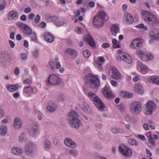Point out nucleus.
<instances>
[{"instance_id":"obj_37","label":"nucleus","mask_w":159,"mask_h":159,"mask_svg":"<svg viewBox=\"0 0 159 159\" xmlns=\"http://www.w3.org/2000/svg\"><path fill=\"white\" fill-rule=\"evenodd\" d=\"M88 95L89 97L93 102L98 98L97 96L95 93L91 92H89Z\"/></svg>"},{"instance_id":"obj_9","label":"nucleus","mask_w":159,"mask_h":159,"mask_svg":"<svg viewBox=\"0 0 159 159\" xmlns=\"http://www.w3.org/2000/svg\"><path fill=\"white\" fill-rule=\"evenodd\" d=\"M17 25L23 30V31L24 34L29 35L32 33V30L28 25L23 24L21 22L17 23Z\"/></svg>"},{"instance_id":"obj_27","label":"nucleus","mask_w":159,"mask_h":159,"mask_svg":"<svg viewBox=\"0 0 159 159\" xmlns=\"http://www.w3.org/2000/svg\"><path fill=\"white\" fill-rule=\"evenodd\" d=\"M66 52L72 58H74L77 56L76 52L74 49L67 48L66 49Z\"/></svg>"},{"instance_id":"obj_1","label":"nucleus","mask_w":159,"mask_h":159,"mask_svg":"<svg viewBox=\"0 0 159 159\" xmlns=\"http://www.w3.org/2000/svg\"><path fill=\"white\" fill-rule=\"evenodd\" d=\"M141 14L143 19L150 25L155 27L158 25V20L152 13L143 10L141 11Z\"/></svg>"},{"instance_id":"obj_35","label":"nucleus","mask_w":159,"mask_h":159,"mask_svg":"<svg viewBox=\"0 0 159 159\" xmlns=\"http://www.w3.org/2000/svg\"><path fill=\"white\" fill-rule=\"evenodd\" d=\"M26 134L24 132H22L19 138V141L20 143L25 142L26 141Z\"/></svg>"},{"instance_id":"obj_8","label":"nucleus","mask_w":159,"mask_h":159,"mask_svg":"<svg viewBox=\"0 0 159 159\" xmlns=\"http://www.w3.org/2000/svg\"><path fill=\"white\" fill-rule=\"evenodd\" d=\"M36 146L32 143H27L25 147V153L27 155L32 156L34 154L36 150Z\"/></svg>"},{"instance_id":"obj_4","label":"nucleus","mask_w":159,"mask_h":159,"mask_svg":"<svg viewBox=\"0 0 159 159\" xmlns=\"http://www.w3.org/2000/svg\"><path fill=\"white\" fill-rule=\"evenodd\" d=\"M69 119L70 126L77 129L82 125L81 121L79 119V116L75 111H71L69 113Z\"/></svg>"},{"instance_id":"obj_20","label":"nucleus","mask_w":159,"mask_h":159,"mask_svg":"<svg viewBox=\"0 0 159 159\" xmlns=\"http://www.w3.org/2000/svg\"><path fill=\"white\" fill-rule=\"evenodd\" d=\"M19 17V15L17 12L15 11H12L9 13L8 18L9 20H16Z\"/></svg>"},{"instance_id":"obj_42","label":"nucleus","mask_w":159,"mask_h":159,"mask_svg":"<svg viewBox=\"0 0 159 159\" xmlns=\"http://www.w3.org/2000/svg\"><path fill=\"white\" fill-rule=\"evenodd\" d=\"M140 69L143 73L145 74L147 73L148 68L147 66L144 65Z\"/></svg>"},{"instance_id":"obj_24","label":"nucleus","mask_w":159,"mask_h":159,"mask_svg":"<svg viewBox=\"0 0 159 159\" xmlns=\"http://www.w3.org/2000/svg\"><path fill=\"white\" fill-rule=\"evenodd\" d=\"M83 110L88 113H91V108L89 107L88 103L85 102H83V106L82 107Z\"/></svg>"},{"instance_id":"obj_39","label":"nucleus","mask_w":159,"mask_h":159,"mask_svg":"<svg viewBox=\"0 0 159 159\" xmlns=\"http://www.w3.org/2000/svg\"><path fill=\"white\" fill-rule=\"evenodd\" d=\"M129 144L131 145H138V143L136 141V140L133 139H130L128 141Z\"/></svg>"},{"instance_id":"obj_16","label":"nucleus","mask_w":159,"mask_h":159,"mask_svg":"<svg viewBox=\"0 0 159 159\" xmlns=\"http://www.w3.org/2000/svg\"><path fill=\"white\" fill-rule=\"evenodd\" d=\"M94 104L97 108L101 111L105 108L104 105L101 100L98 97L93 102Z\"/></svg>"},{"instance_id":"obj_44","label":"nucleus","mask_w":159,"mask_h":159,"mask_svg":"<svg viewBox=\"0 0 159 159\" xmlns=\"http://www.w3.org/2000/svg\"><path fill=\"white\" fill-rule=\"evenodd\" d=\"M138 28H142L144 30H147V26H145L143 23H141L139 25H138L136 26Z\"/></svg>"},{"instance_id":"obj_13","label":"nucleus","mask_w":159,"mask_h":159,"mask_svg":"<svg viewBox=\"0 0 159 159\" xmlns=\"http://www.w3.org/2000/svg\"><path fill=\"white\" fill-rule=\"evenodd\" d=\"M84 38L85 42L93 48H95L96 45L95 42L92 36L89 35H85L84 37Z\"/></svg>"},{"instance_id":"obj_33","label":"nucleus","mask_w":159,"mask_h":159,"mask_svg":"<svg viewBox=\"0 0 159 159\" xmlns=\"http://www.w3.org/2000/svg\"><path fill=\"white\" fill-rule=\"evenodd\" d=\"M111 132L115 134L123 132V130L117 127H113L111 128Z\"/></svg>"},{"instance_id":"obj_58","label":"nucleus","mask_w":159,"mask_h":159,"mask_svg":"<svg viewBox=\"0 0 159 159\" xmlns=\"http://www.w3.org/2000/svg\"><path fill=\"white\" fill-rule=\"evenodd\" d=\"M6 5V2H3L2 4H0V11L2 10H4Z\"/></svg>"},{"instance_id":"obj_43","label":"nucleus","mask_w":159,"mask_h":159,"mask_svg":"<svg viewBox=\"0 0 159 159\" xmlns=\"http://www.w3.org/2000/svg\"><path fill=\"white\" fill-rule=\"evenodd\" d=\"M98 60L99 61L98 64L100 66H101L102 64L100 62H104L105 61V59L103 57H100L98 58Z\"/></svg>"},{"instance_id":"obj_52","label":"nucleus","mask_w":159,"mask_h":159,"mask_svg":"<svg viewBox=\"0 0 159 159\" xmlns=\"http://www.w3.org/2000/svg\"><path fill=\"white\" fill-rule=\"evenodd\" d=\"M158 31H157L156 29H152L150 31V37L151 38V34L155 35L156 34L157 32H158Z\"/></svg>"},{"instance_id":"obj_31","label":"nucleus","mask_w":159,"mask_h":159,"mask_svg":"<svg viewBox=\"0 0 159 159\" xmlns=\"http://www.w3.org/2000/svg\"><path fill=\"white\" fill-rule=\"evenodd\" d=\"M154 40L159 41V31L154 35L151 34V39L149 41V43H153Z\"/></svg>"},{"instance_id":"obj_17","label":"nucleus","mask_w":159,"mask_h":159,"mask_svg":"<svg viewBox=\"0 0 159 159\" xmlns=\"http://www.w3.org/2000/svg\"><path fill=\"white\" fill-rule=\"evenodd\" d=\"M43 37L45 40L48 43H52L54 39L53 36L49 32L45 33L43 35Z\"/></svg>"},{"instance_id":"obj_32","label":"nucleus","mask_w":159,"mask_h":159,"mask_svg":"<svg viewBox=\"0 0 159 159\" xmlns=\"http://www.w3.org/2000/svg\"><path fill=\"white\" fill-rule=\"evenodd\" d=\"M135 92L137 93L142 94L143 93V89L141 86L138 84H135V86L134 88Z\"/></svg>"},{"instance_id":"obj_6","label":"nucleus","mask_w":159,"mask_h":159,"mask_svg":"<svg viewBox=\"0 0 159 159\" xmlns=\"http://www.w3.org/2000/svg\"><path fill=\"white\" fill-rule=\"evenodd\" d=\"M156 109V105L154 102L152 100H149L145 104V110L146 114L151 115L152 114L153 112Z\"/></svg>"},{"instance_id":"obj_51","label":"nucleus","mask_w":159,"mask_h":159,"mask_svg":"<svg viewBox=\"0 0 159 159\" xmlns=\"http://www.w3.org/2000/svg\"><path fill=\"white\" fill-rule=\"evenodd\" d=\"M58 98L59 100L62 101H64L65 99L64 95L62 94H59Z\"/></svg>"},{"instance_id":"obj_19","label":"nucleus","mask_w":159,"mask_h":159,"mask_svg":"<svg viewBox=\"0 0 159 159\" xmlns=\"http://www.w3.org/2000/svg\"><path fill=\"white\" fill-rule=\"evenodd\" d=\"M103 93L108 98H111L112 97V93L111 89L106 86L105 87L103 90Z\"/></svg>"},{"instance_id":"obj_21","label":"nucleus","mask_w":159,"mask_h":159,"mask_svg":"<svg viewBox=\"0 0 159 159\" xmlns=\"http://www.w3.org/2000/svg\"><path fill=\"white\" fill-rule=\"evenodd\" d=\"M13 125L15 129H18L20 128L22 126V122L18 118H15L14 120Z\"/></svg>"},{"instance_id":"obj_10","label":"nucleus","mask_w":159,"mask_h":159,"mask_svg":"<svg viewBox=\"0 0 159 159\" xmlns=\"http://www.w3.org/2000/svg\"><path fill=\"white\" fill-rule=\"evenodd\" d=\"M112 74V77L117 80L120 79L121 78L120 74L118 72L117 69L115 67H111L109 71V74Z\"/></svg>"},{"instance_id":"obj_60","label":"nucleus","mask_w":159,"mask_h":159,"mask_svg":"<svg viewBox=\"0 0 159 159\" xmlns=\"http://www.w3.org/2000/svg\"><path fill=\"white\" fill-rule=\"evenodd\" d=\"M20 72V70L18 67H16L14 70V73L16 75H19Z\"/></svg>"},{"instance_id":"obj_54","label":"nucleus","mask_w":159,"mask_h":159,"mask_svg":"<svg viewBox=\"0 0 159 159\" xmlns=\"http://www.w3.org/2000/svg\"><path fill=\"white\" fill-rule=\"evenodd\" d=\"M46 24L44 22L42 21L39 25V27L41 28H44L46 27Z\"/></svg>"},{"instance_id":"obj_29","label":"nucleus","mask_w":159,"mask_h":159,"mask_svg":"<svg viewBox=\"0 0 159 159\" xmlns=\"http://www.w3.org/2000/svg\"><path fill=\"white\" fill-rule=\"evenodd\" d=\"M111 32L112 34L115 36H116V34L119 32V27L116 25H113L111 27Z\"/></svg>"},{"instance_id":"obj_53","label":"nucleus","mask_w":159,"mask_h":159,"mask_svg":"<svg viewBox=\"0 0 159 159\" xmlns=\"http://www.w3.org/2000/svg\"><path fill=\"white\" fill-rule=\"evenodd\" d=\"M40 21V17L39 15H36L35 19L34 21L36 23H39Z\"/></svg>"},{"instance_id":"obj_12","label":"nucleus","mask_w":159,"mask_h":159,"mask_svg":"<svg viewBox=\"0 0 159 159\" xmlns=\"http://www.w3.org/2000/svg\"><path fill=\"white\" fill-rule=\"evenodd\" d=\"M139 39H135L133 40L130 45V48L132 49H137L141 47L142 45V42L140 41Z\"/></svg>"},{"instance_id":"obj_40","label":"nucleus","mask_w":159,"mask_h":159,"mask_svg":"<svg viewBox=\"0 0 159 159\" xmlns=\"http://www.w3.org/2000/svg\"><path fill=\"white\" fill-rule=\"evenodd\" d=\"M70 154L74 156H76L77 155V151L75 149H71L70 150Z\"/></svg>"},{"instance_id":"obj_36","label":"nucleus","mask_w":159,"mask_h":159,"mask_svg":"<svg viewBox=\"0 0 159 159\" xmlns=\"http://www.w3.org/2000/svg\"><path fill=\"white\" fill-rule=\"evenodd\" d=\"M7 128L5 126H2L0 127V132L2 135H5L7 133Z\"/></svg>"},{"instance_id":"obj_5","label":"nucleus","mask_w":159,"mask_h":159,"mask_svg":"<svg viewBox=\"0 0 159 159\" xmlns=\"http://www.w3.org/2000/svg\"><path fill=\"white\" fill-rule=\"evenodd\" d=\"M129 109L133 114L139 115L142 110V104L139 101H134L130 104Z\"/></svg>"},{"instance_id":"obj_25","label":"nucleus","mask_w":159,"mask_h":159,"mask_svg":"<svg viewBox=\"0 0 159 159\" xmlns=\"http://www.w3.org/2000/svg\"><path fill=\"white\" fill-rule=\"evenodd\" d=\"M12 153L14 155H19L21 154L22 153V149L19 148H13L11 150Z\"/></svg>"},{"instance_id":"obj_61","label":"nucleus","mask_w":159,"mask_h":159,"mask_svg":"<svg viewBox=\"0 0 159 159\" xmlns=\"http://www.w3.org/2000/svg\"><path fill=\"white\" fill-rule=\"evenodd\" d=\"M125 120L128 122H129L131 121V119L129 115L126 114L125 116Z\"/></svg>"},{"instance_id":"obj_34","label":"nucleus","mask_w":159,"mask_h":159,"mask_svg":"<svg viewBox=\"0 0 159 159\" xmlns=\"http://www.w3.org/2000/svg\"><path fill=\"white\" fill-rule=\"evenodd\" d=\"M43 146L46 150H48L51 148V142L47 139L44 141L43 143Z\"/></svg>"},{"instance_id":"obj_55","label":"nucleus","mask_w":159,"mask_h":159,"mask_svg":"<svg viewBox=\"0 0 159 159\" xmlns=\"http://www.w3.org/2000/svg\"><path fill=\"white\" fill-rule=\"evenodd\" d=\"M20 57L22 60H25L27 59V57L26 54L24 53H22L20 55Z\"/></svg>"},{"instance_id":"obj_48","label":"nucleus","mask_w":159,"mask_h":159,"mask_svg":"<svg viewBox=\"0 0 159 159\" xmlns=\"http://www.w3.org/2000/svg\"><path fill=\"white\" fill-rule=\"evenodd\" d=\"M7 59L3 55L0 56V61L2 63H5L7 61Z\"/></svg>"},{"instance_id":"obj_2","label":"nucleus","mask_w":159,"mask_h":159,"mask_svg":"<svg viewBox=\"0 0 159 159\" xmlns=\"http://www.w3.org/2000/svg\"><path fill=\"white\" fill-rule=\"evenodd\" d=\"M85 84L92 89H96L100 85V81L98 77L89 73L84 78Z\"/></svg>"},{"instance_id":"obj_11","label":"nucleus","mask_w":159,"mask_h":159,"mask_svg":"<svg viewBox=\"0 0 159 159\" xmlns=\"http://www.w3.org/2000/svg\"><path fill=\"white\" fill-rule=\"evenodd\" d=\"M119 150L125 156H129L132 155L131 150L127 146H124L123 148L120 146L119 148Z\"/></svg>"},{"instance_id":"obj_28","label":"nucleus","mask_w":159,"mask_h":159,"mask_svg":"<svg viewBox=\"0 0 159 159\" xmlns=\"http://www.w3.org/2000/svg\"><path fill=\"white\" fill-rule=\"evenodd\" d=\"M155 140L153 138H151L149 139L148 143H147L148 145L152 149H154L156 147V143Z\"/></svg>"},{"instance_id":"obj_30","label":"nucleus","mask_w":159,"mask_h":159,"mask_svg":"<svg viewBox=\"0 0 159 159\" xmlns=\"http://www.w3.org/2000/svg\"><path fill=\"white\" fill-rule=\"evenodd\" d=\"M33 89L31 86H25L24 88V92L25 94H30L33 93Z\"/></svg>"},{"instance_id":"obj_59","label":"nucleus","mask_w":159,"mask_h":159,"mask_svg":"<svg viewBox=\"0 0 159 159\" xmlns=\"http://www.w3.org/2000/svg\"><path fill=\"white\" fill-rule=\"evenodd\" d=\"M34 16L35 15L33 13H31L29 14L28 17L29 20H32Z\"/></svg>"},{"instance_id":"obj_22","label":"nucleus","mask_w":159,"mask_h":159,"mask_svg":"<svg viewBox=\"0 0 159 159\" xmlns=\"http://www.w3.org/2000/svg\"><path fill=\"white\" fill-rule=\"evenodd\" d=\"M38 130L37 124L35 123L32 126L31 129L30 130L29 133L31 136H33L37 133Z\"/></svg>"},{"instance_id":"obj_15","label":"nucleus","mask_w":159,"mask_h":159,"mask_svg":"<svg viewBox=\"0 0 159 159\" xmlns=\"http://www.w3.org/2000/svg\"><path fill=\"white\" fill-rule=\"evenodd\" d=\"M119 58L121 60H123L129 64L132 62V59L131 56L128 53H125L120 56Z\"/></svg>"},{"instance_id":"obj_47","label":"nucleus","mask_w":159,"mask_h":159,"mask_svg":"<svg viewBox=\"0 0 159 159\" xmlns=\"http://www.w3.org/2000/svg\"><path fill=\"white\" fill-rule=\"evenodd\" d=\"M137 55L141 58L142 56L145 53H144L141 50H138L137 51Z\"/></svg>"},{"instance_id":"obj_64","label":"nucleus","mask_w":159,"mask_h":159,"mask_svg":"<svg viewBox=\"0 0 159 159\" xmlns=\"http://www.w3.org/2000/svg\"><path fill=\"white\" fill-rule=\"evenodd\" d=\"M31 9L29 7L26 8L24 10V12L26 13H28L31 11Z\"/></svg>"},{"instance_id":"obj_45","label":"nucleus","mask_w":159,"mask_h":159,"mask_svg":"<svg viewBox=\"0 0 159 159\" xmlns=\"http://www.w3.org/2000/svg\"><path fill=\"white\" fill-rule=\"evenodd\" d=\"M148 55L145 53L141 58L142 60L144 61H147L148 60Z\"/></svg>"},{"instance_id":"obj_46","label":"nucleus","mask_w":159,"mask_h":159,"mask_svg":"<svg viewBox=\"0 0 159 159\" xmlns=\"http://www.w3.org/2000/svg\"><path fill=\"white\" fill-rule=\"evenodd\" d=\"M49 65L51 67V69L53 70L55 69V65L56 63L54 61H51L49 62Z\"/></svg>"},{"instance_id":"obj_23","label":"nucleus","mask_w":159,"mask_h":159,"mask_svg":"<svg viewBox=\"0 0 159 159\" xmlns=\"http://www.w3.org/2000/svg\"><path fill=\"white\" fill-rule=\"evenodd\" d=\"M148 81L150 83H155L159 85V76H152L148 78Z\"/></svg>"},{"instance_id":"obj_41","label":"nucleus","mask_w":159,"mask_h":159,"mask_svg":"<svg viewBox=\"0 0 159 159\" xmlns=\"http://www.w3.org/2000/svg\"><path fill=\"white\" fill-rule=\"evenodd\" d=\"M83 53L84 56L86 58L89 57L91 55L90 52L88 50L84 51Z\"/></svg>"},{"instance_id":"obj_63","label":"nucleus","mask_w":159,"mask_h":159,"mask_svg":"<svg viewBox=\"0 0 159 159\" xmlns=\"http://www.w3.org/2000/svg\"><path fill=\"white\" fill-rule=\"evenodd\" d=\"M9 43L11 47L12 48H14L15 46V44L14 42L11 40H9Z\"/></svg>"},{"instance_id":"obj_14","label":"nucleus","mask_w":159,"mask_h":159,"mask_svg":"<svg viewBox=\"0 0 159 159\" xmlns=\"http://www.w3.org/2000/svg\"><path fill=\"white\" fill-rule=\"evenodd\" d=\"M65 144L70 148H74L77 146V145L72 139L70 138H66L64 141Z\"/></svg>"},{"instance_id":"obj_49","label":"nucleus","mask_w":159,"mask_h":159,"mask_svg":"<svg viewBox=\"0 0 159 159\" xmlns=\"http://www.w3.org/2000/svg\"><path fill=\"white\" fill-rule=\"evenodd\" d=\"M23 82L25 84H28V85H30L32 84L31 80H30L27 79H25Z\"/></svg>"},{"instance_id":"obj_50","label":"nucleus","mask_w":159,"mask_h":159,"mask_svg":"<svg viewBox=\"0 0 159 159\" xmlns=\"http://www.w3.org/2000/svg\"><path fill=\"white\" fill-rule=\"evenodd\" d=\"M75 31L78 34H81L83 33L84 30L81 27H79L77 29H75Z\"/></svg>"},{"instance_id":"obj_56","label":"nucleus","mask_w":159,"mask_h":159,"mask_svg":"<svg viewBox=\"0 0 159 159\" xmlns=\"http://www.w3.org/2000/svg\"><path fill=\"white\" fill-rule=\"evenodd\" d=\"M110 46V45L109 43H103L102 45V47L104 48H108Z\"/></svg>"},{"instance_id":"obj_7","label":"nucleus","mask_w":159,"mask_h":159,"mask_svg":"<svg viewBox=\"0 0 159 159\" xmlns=\"http://www.w3.org/2000/svg\"><path fill=\"white\" fill-rule=\"evenodd\" d=\"M61 80L57 75L54 74L51 75L49 77L47 84L48 85H59L61 83Z\"/></svg>"},{"instance_id":"obj_57","label":"nucleus","mask_w":159,"mask_h":159,"mask_svg":"<svg viewBox=\"0 0 159 159\" xmlns=\"http://www.w3.org/2000/svg\"><path fill=\"white\" fill-rule=\"evenodd\" d=\"M120 95L121 96L124 98H127L128 96L127 93L124 91H122L121 92Z\"/></svg>"},{"instance_id":"obj_3","label":"nucleus","mask_w":159,"mask_h":159,"mask_svg":"<svg viewBox=\"0 0 159 159\" xmlns=\"http://www.w3.org/2000/svg\"><path fill=\"white\" fill-rule=\"evenodd\" d=\"M108 19V16L104 12H100L94 18L93 21V25L95 27L99 28L102 26L104 21Z\"/></svg>"},{"instance_id":"obj_18","label":"nucleus","mask_w":159,"mask_h":159,"mask_svg":"<svg viewBox=\"0 0 159 159\" xmlns=\"http://www.w3.org/2000/svg\"><path fill=\"white\" fill-rule=\"evenodd\" d=\"M56 106V104L54 102L50 101L48 103V106H47V110L48 111L50 112H53L56 111V108L55 107Z\"/></svg>"},{"instance_id":"obj_62","label":"nucleus","mask_w":159,"mask_h":159,"mask_svg":"<svg viewBox=\"0 0 159 159\" xmlns=\"http://www.w3.org/2000/svg\"><path fill=\"white\" fill-rule=\"evenodd\" d=\"M33 55L34 56L37 58L39 56V51L37 50H35L33 52Z\"/></svg>"},{"instance_id":"obj_38","label":"nucleus","mask_w":159,"mask_h":159,"mask_svg":"<svg viewBox=\"0 0 159 159\" xmlns=\"http://www.w3.org/2000/svg\"><path fill=\"white\" fill-rule=\"evenodd\" d=\"M126 18L127 19V23L131 24L134 21V18L131 14H129L128 15Z\"/></svg>"},{"instance_id":"obj_26","label":"nucleus","mask_w":159,"mask_h":159,"mask_svg":"<svg viewBox=\"0 0 159 159\" xmlns=\"http://www.w3.org/2000/svg\"><path fill=\"white\" fill-rule=\"evenodd\" d=\"M19 87V85L18 84L11 85L7 84L6 86V87L8 90L10 92H14L16 90L18 89Z\"/></svg>"}]
</instances>
